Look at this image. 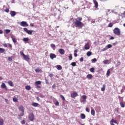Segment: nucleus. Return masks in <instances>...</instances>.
<instances>
[{
  "label": "nucleus",
  "mask_w": 125,
  "mask_h": 125,
  "mask_svg": "<svg viewBox=\"0 0 125 125\" xmlns=\"http://www.w3.org/2000/svg\"><path fill=\"white\" fill-rule=\"evenodd\" d=\"M56 67L58 70H62V66L61 65H57Z\"/></svg>",
  "instance_id": "29"
},
{
  "label": "nucleus",
  "mask_w": 125,
  "mask_h": 125,
  "mask_svg": "<svg viewBox=\"0 0 125 125\" xmlns=\"http://www.w3.org/2000/svg\"><path fill=\"white\" fill-rule=\"evenodd\" d=\"M28 119L31 122H34V120H35V115H34V113L29 114Z\"/></svg>",
  "instance_id": "3"
},
{
  "label": "nucleus",
  "mask_w": 125,
  "mask_h": 125,
  "mask_svg": "<svg viewBox=\"0 0 125 125\" xmlns=\"http://www.w3.org/2000/svg\"><path fill=\"white\" fill-rule=\"evenodd\" d=\"M110 69H108V70L106 72V76L107 77H109V76H110Z\"/></svg>",
  "instance_id": "30"
},
{
  "label": "nucleus",
  "mask_w": 125,
  "mask_h": 125,
  "mask_svg": "<svg viewBox=\"0 0 125 125\" xmlns=\"http://www.w3.org/2000/svg\"><path fill=\"white\" fill-rule=\"evenodd\" d=\"M5 51V49L2 48H0V53H3Z\"/></svg>",
  "instance_id": "24"
},
{
  "label": "nucleus",
  "mask_w": 125,
  "mask_h": 125,
  "mask_svg": "<svg viewBox=\"0 0 125 125\" xmlns=\"http://www.w3.org/2000/svg\"><path fill=\"white\" fill-rule=\"evenodd\" d=\"M45 83H46V84H48L49 83L48 82V80H47V79H45Z\"/></svg>",
  "instance_id": "53"
},
{
  "label": "nucleus",
  "mask_w": 125,
  "mask_h": 125,
  "mask_svg": "<svg viewBox=\"0 0 125 125\" xmlns=\"http://www.w3.org/2000/svg\"><path fill=\"white\" fill-rule=\"evenodd\" d=\"M50 58H51L52 60L54 59V58H56V55L53 53L50 54Z\"/></svg>",
  "instance_id": "7"
},
{
  "label": "nucleus",
  "mask_w": 125,
  "mask_h": 125,
  "mask_svg": "<svg viewBox=\"0 0 125 125\" xmlns=\"http://www.w3.org/2000/svg\"><path fill=\"white\" fill-rule=\"evenodd\" d=\"M5 12H7V13H8L9 12V9L8 8H7L5 10Z\"/></svg>",
  "instance_id": "55"
},
{
  "label": "nucleus",
  "mask_w": 125,
  "mask_h": 125,
  "mask_svg": "<svg viewBox=\"0 0 125 125\" xmlns=\"http://www.w3.org/2000/svg\"><path fill=\"white\" fill-rule=\"evenodd\" d=\"M12 41H13V42H14V43H15L16 42H17V41L16 40V39L13 38V36H11V37Z\"/></svg>",
  "instance_id": "21"
},
{
  "label": "nucleus",
  "mask_w": 125,
  "mask_h": 125,
  "mask_svg": "<svg viewBox=\"0 0 125 125\" xmlns=\"http://www.w3.org/2000/svg\"><path fill=\"white\" fill-rule=\"evenodd\" d=\"M106 47H107V48H112V44H109L107 45Z\"/></svg>",
  "instance_id": "38"
},
{
  "label": "nucleus",
  "mask_w": 125,
  "mask_h": 125,
  "mask_svg": "<svg viewBox=\"0 0 125 125\" xmlns=\"http://www.w3.org/2000/svg\"><path fill=\"white\" fill-rule=\"evenodd\" d=\"M95 69L93 67H92L90 69V72H91V73H94V71H95Z\"/></svg>",
  "instance_id": "31"
},
{
  "label": "nucleus",
  "mask_w": 125,
  "mask_h": 125,
  "mask_svg": "<svg viewBox=\"0 0 125 125\" xmlns=\"http://www.w3.org/2000/svg\"><path fill=\"white\" fill-rule=\"evenodd\" d=\"M108 27H109L110 28H112V27H113V23H109L108 24Z\"/></svg>",
  "instance_id": "41"
},
{
  "label": "nucleus",
  "mask_w": 125,
  "mask_h": 125,
  "mask_svg": "<svg viewBox=\"0 0 125 125\" xmlns=\"http://www.w3.org/2000/svg\"><path fill=\"white\" fill-rule=\"evenodd\" d=\"M60 97H61V98H62V100L65 101V97H64L63 95H60Z\"/></svg>",
  "instance_id": "44"
},
{
  "label": "nucleus",
  "mask_w": 125,
  "mask_h": 125,
  "mask_svg": "<svg viewBox=\"0 0 125 125\" xmlns=\"http://www.w3.org/2000/svg\"><path fill=\"white\" fill-rule=\"evenodd\" d=\"M13 58V57H8V61H9L10 62H11L12 61V59Z\"/></svg>",
  "instance_id": "25"
},
{
  "label": "nucleus",
  "mask_w": 125,
  "mask_h": 125,
  "mask_svg": "<svg viewBox=\"0 0 125 125\" xmlns=\"http://www.w3.org/2000/svg\"><path fill=\"white\" fill-rule=\"evenodd\" d=\"M81 103H83V104H85V103H86V100H81Z\"/></svg>",
  "instance_id": "32"
},
{
  "label": "nucleus",
  "mask_w": 125,
  "mask_h": 125,
  "mask_svg": "<svg viewBox=\"0 0 125 125\" xmlns=\"http://www.w3.org/2000/svg\"><path fill=\"white\" fill-rule=\"evenodd\" d=\"M81 119H82V120L85 119V115H84V114H81Z\"/></svg>",
  "instance_id": "27"
},
{
  "label": "nucleus",
  "mask_w": 125,
  "mask_h": 125,
  "mask_svg": "<svg viewBox=\"0 0 125 125\" xmlns=\"http://www.w3.org/2000/svg\"><path fill=\"white\" fill-rule=\"evenodd\" d=\"M92 54V52L88 51L87 52V56H90Z\"/></svg>",
  "instance_id": "35"
},
{
  "label": "nucleus",
  "mask_w": 125,
  "mask_h": 125,
  "mask_svg": "<svg viewBox=\"0 0 125 125\" xmlns=\"http://www.w3.org/2000/svg\"><path fill=\"white\" fill-rule=\"evenodd\" d=\"M51 47H52V48H53V47H55V44H51Z\"/></svg>",
  "instance_id": "57"
},
{
  "label": "nucleus",
  "mask_w": 125,
  "mask_h": 125,
  "mask_svg": "<svg viewBox=\"0 0 125 125\" xmlns=\"http://www.w3.org/2000/svg\"><path fill=\"white\" fill-rule=\"evenodd\" d=\"M21 26H22V27H28L29 26V24H28V23L26 21H21L20 23Z\"/></svg>",
  "instance_id": "5"
},
{
  "label": "nucleus",
  "mask_w": 125,
  "mask_h": 125,
  "mask_svg": "<svg viewBox=\"0 0 125 125\" xmlns=\"http://www.w3.org/2000/svg\"><path fill=\"white\" fill-rule=\"evenodd\" d=\"M23 57L26 61H29L30 60V58L27 55H25Z\"/></svg>",
  "instance_id": "13"
},
{
  "label": "nucleus",
  "mask_w": 125,
  "mask_h": 125,
  "mask_svg": "<svg viewBox=\"0 0 125 125\" xmlns=\"http://www.w3.org/2000/svg\"><path fill=\"white\" fill-rule=\"evenodd\" d=\"M35 72L36 73H39V72H40L41 73H42V69H40V68H37L35 69Z\"/></svg>",
  "instance_id": "16"
},
{
  "label": "nucleus",
  "mask_w": 125,
  "mask_h": 125,
  "mask_svg": "<svg viewBox=\"0 0 125 125\" xmlns=\"http://www.w3.org/2000/svg\"><path fill=\"white\" fill-rule=\"evenodd\" d=\"M52 88L54 89H55V88H56V85L55 84H54L52 86Z\"/></svg>",
  "instance_id": "48"
},
{
  "label": "nucleus",
  "mask_w": 125,
  "mask_h": 125,
  "mask_svg": "<svg viewBox=\"0 0 125 125\" xmlns=\"http://www.w3.org/2000/svg\"><path fill=\"white\" fill-rule=\"evenodd\" d=\"M21 125H25L26 124V121L23 120L22 122L21 123Z\"/></svg>",
  "instance_id": "50"
},
{
  "label": "nucleus",
  "mask_w": 125,
  "mask_h": 125,
  "mask_svg": "<svg viewBox=\"0 0 125 125\" xmlns=\"http://www.w3.org/2000/svg\"><path fill=\"white\" fill-rule=\"evenodd\" d=\"M0 125H3V119H0Z\"/></svg>",
  "instance_id": "34"
},
{
  "label": "nucleus",
  "mask_w": 125,
  "mask_h": 125,
  "mask_svg": "<svg viewBox=\"0 0 125 125\" xmlns=\"http://www.w3.org/2000/svg\"><path fill=\"white\" fill-rule=\"evenodd\" d=\"M70 95L72 98H75V97H77V96H79V94H78L77 92H73V93L71 94Z\"/></svg>",
  "instance_id": "6"
},
{
  "label": "nucleus",
  "mask_w": 125,
  "mask_h": 125,
  "mask_svg": "<svg viewBox=\"0 0 125 125\" xmlns=\"http://www.w3.org/2000/svg\"><path fill=\"white\" fill-rule=\"evenodd\" d=\"M4 31L5 32L6 34H9V33H10V30L9 29H5Z\"/></svg>",
  "instance_id": "36"
},
{
  "label": "nucleus",
  "mask_w": 125,
  "mask_h": 125,
  "mask_svg": "<svg viewBox=\"0 0 125 125\" xmlns=\"http://www.w3.org/2000/svg\"><path fill=\"white\" fill-rule=\"evenodd\" d=\"M32 106H33V107H38V106H39V104L37 103H33L32 104Z\"/></svg>",
  "instance_id": "15"
},
{
  "label": "nucleus",
  "mask_w": 125,
  "mask_h": 125,
  "mask_svg": "<svg viewBox=\"0 0 125 125\" xmlns=\"http://www.w3.org/2000/svg\"><path fill=\"white\" fill-rule=\"evenodd\" d=\"M23 42H25V43H27V42H29V41H30V39L28 38H24L22 39Z\"/></svg>",
  "instance_id": "10"
},
{
  "label": "nucleus",
  "mask_w": 125,
  "mask_h": 125,
  "mask_svg": "<svg viewBox=\"0 0 125 125\" xmlns=\"http://www.w3.org/2000/svg\"><path fill=\"white\" fill-rule=\"evenodd\" d=\"M105 85H104V86L101 88V91H105Z\"/></svg>",
  "instance_id": "39"
},
{
  "label": "nucleus",
  "mask_w": 125,
  "mask_h": 125,
  "mask_svg": "<svg viewBox=\"0 0 125 125\" xmlns=\"http://www.w3.org/2000/svg\"><path fill=\"white\" fill-rule=\"evenodd\" d=\"M120 106H121V107L122 108H125V103H124L121 102L120 103Z\"/></svg>",
  "instance_id": "17"
},
{
  "label": "nucleus",
  "mask_w": 125,
  "mask_h": 125,
  "mask_svg": "<svg viewBox=\"0 0 125 125\" xmlns=\"http://www.w3.org/2000/svg\"><path fill=\"white\" fill-rule=\"evenodd\" d=\"M1 87L2 88H5V89L6 90H7V87H6V85H5V83H2V84L1 85Z\"/></svg>",
  "instance_id": "12"
},
{
  "label": "nucleus",
  "mask_w": 125,
  "mask_h": 125,
  "mask_svg": "<svg viewBox=\"0 0 125 125\" xmlns=\"http://www.w3.org/2000/svg\"><path fill=\"white\" fill-rule=\"evenodd\" d=\"M114 39H115V37H111L109 39V40H114Z\"/></svg>",
  "instance_id": "64"
},
{
  "label": "nucleus",
  "mask_w": 125,
  "mask_h": 125,
  "mask_svg": "<svg viewBox=\"0 0 125 125\" xmlns=\"http://www.w3.org/2000/svg\"><path fill=\"white\" fill-rule=\"evenodd\" d=\"M8 83L9 85H10V86H13V82H12V81H8Z\"/></svg>",
  "instance_id": "18"
},
{
  "label": "nucleus",
  "mask_w": 125,
  "mask_h": 125,
  "mask_svg": "<svg viewBox=\"0 0 125 125\" xmlns=\"http://www.w3.org/2000/svg\"><path fill=\"white\" fill-rule=\"evenodd\" d=\"M49 77H50V78H52V77H53V74H49Z\"/></svg>",
  "instance_id": "62"
},
{
  "label": "nucleus",
  "mask_w": 125,
  "mask_h": 125,
  "mask_svg": "<svg viewBox=\"0 0 125 125\" xmlns=\"http://www.w3.org/2000/svg\"><path fill=\"white\" fill-rule=\"evenodd\" d=\"M113 33L116 36H121V30L119 28L116 27L113 30Z\"/></svg>",
  "instance_id": "2"
},
{
  "label": "nucleus",
  "mask_w": 125,
  "mask_h": 125,
  "mask_svg": "<svg viewBox=\"0 0 125 125\" xmlns=\"http://www.w3.org/2000/svg\"><path fill=\"white\" fill-rule=\"evenodd\" d=\"M85 110L86 112H88V113H89V109H88V108H86Z\"/></svg>",
  "instance_id": "59"
},
{
  "label": "nucleus",
  "mask_w": 125,
  "mask_h": 125,
  "mask_svg": "<svg viewBox=\"0 0 125 125\" xmlns=\"http://www.w3.org/2000/svg\"><path fill=\"white\" fill-rule=\"evenodd\" d=\"M68 59L70 61H71V60H72V59H73V56H72V54H69V56H68Z\"/></svg>",
  "instance_id": "28"
},
{
  "label": "nucleus",
  "mask_w": 125,
  "mask_h": 125,
  "mask_svg": "<svg viewBox=\"0 0 125 125\" xmlns=\"http://www.w3.org/2000/svg\"><path fill=\"white\" fill-rule=\"evenodd\" d=\"M10 14L11 17H14V16H15V15H16V12H15L14 11H11Z\"/></svg>",
  "instance_id": "9"
},
{
  "label": "nucleus",
  "mask_w": 125,
  "mask_h": 125,
  "mask_svg": "<svg viewBox=\"0 0 125 125\" xmlns=\"http://www.w3.org/2000/svg\"><path fill=\"white\" fill-rule=\"evenodd\" d=\"M56 106H59V102L57 101L55 103Z\"/></svg>",
  "instance_id": "51"
},
{
  "label": "nucleus",
  "mask_w": 125,
  "mask_h": 125,
  "mask_svg": "<svg viewBox=\"0 0 125 125\" xmlns=\"http://www.w3.org/2000/svg\"><path fill=\"white\" fill-rule=\"evenodd\" d=\"M59 52L62 55H63L65 54V50L64 49L61 48L59 49Z\"/></svg>",
  "instance_id": "8"
},
{
  "label": "nucleus",
  "mask_w": 125,
  "mask_h": 125,
  "mask_svg": "<svg viewBox=\"0 0 125 125\" xmlns=\"http://www.w3.org/2000/svg\"><path fill=\"white\" fill-rule=\"evenodd\" d=\"M36 99H37V100H38V101H40V97H37Z\"/></svg>",
  "instance_id": "63"
},
{
  "label": "nucleus",
  "mask_w": 125,
  "mask_h": 125,
  "mask_svg": "<svg viewBox=\"0 0 125 125\" xmlns=\"http://www.w3.org/2000/svg\"><path fill=\"white\" fill-rule=\"evenodd\" d=\"M21 117H23V116H24V111H21Z\"/></svg>",
  "instance_id": "58"
},
{
  "label": "nucleus",
  "mask_w": 125,
  "mask_h": 125,
  "mask_svg": "<svg viewBox=\"0 0 125 125\" xmlns=\"http://www.w3.org/2000/svg\"><path fill=\"white\" fill-rule=\"evenodd\" d=\"M91 115H92L93 116H95V111L94 110V109H92L91 111Z\"/></svg>",
  "instance_id": "26"
},
{
  "label": "nucleus",
  "mask_w": 125,
  "mask_h": 125,
  "mask_svg": "<svg viewBox=\"0 0 125 125\" xmlns=\"http://www.w3.org/2000/svg\"><path fill=\"white\" fill-rule=\"evenodd\" d=\"M3 45L4 46V47H7V44L6 43H4Z\"/></svg>",
  "instance_id": "60"
},
{
  "label": "nucleus",
  "mask_w": 125,
  "mask_h": 125,
  "mask_svg": "<svg viewBox=\"0 0 125 125\" xmlns=\"http://www.w3.org/2000/svg\"><path fill=\"white\" fill-rule=\"evenodd\" d=\"M121 16H122V17H125V11L124 12V13H122V14H121Z\"/></svg>",
  "instance_id": "54"
},
{
  "label": "nucleus",
  "mask_w": 125,
  "mask_h": 125,
  "mask_svg": "<svg viewBox=\"0 0 125 125\" xmlns=\"http://www.w3.org/2000/svg\"><path fill=\"white\" fill-rule=\"evenodd\" d=\"M18 101V100L16 98H13V101L14 102H17Z\"/></svg>",
  "instance_id": "40"
},
{
  "label": "nucleus",
  "mask_w": 125,
  "mask_h": 125,
  "mask_svg": "<svg viewBox=\"0 0 125 125\" xmlns=\"http://www.w3.org/2000/svg\"><path fill=\"white\" fill-rule=\"evenodd\" d=\"M71 66H73V67H75V66H76V65H77V63H76V62H72L71 63Z\"/></svg>",
  "instance_id": "37"
},
{
  "label": "nucleus",
  "mask_w": 125,
  "mask_h": 125,
  "mask_svg": "<svg viewBox=\"0 0 125 125\" xmlns=\"http://www.w3.org/2000/svg\"><path fill=\"white\" fill-rule=\"evenodd\" d=\"M92 63H95V62H97V59L96 58H94L91 60Z\"/></svg>",
  "instance_id": "33"
},
{
  "label": "nucleus",
  "mask_w": 125,
  "mask_h": 125,
  "mask_svg": "<svg viewBox=\"0 0 125 125\" xmlns=\"http://www.w3.org/2000/svg\"><path fill=\"white\" fill-rule=\"evenodd\" d=\"M42 83V82L40 81H36L35 82V85H39V84H41Z\"/></svg>",
  "instance_id": "22"
},
{
  "label": "nucleus",
  "mask_w": 125,
  "mask_h": 125,
  "mask_svg": "<svg viewBox=\"0 0 125 125\" xmlns=\"http://www.w3.org/2000/svg\"><path fill=\"white\" fill-rule=\"evenodd\" d=\"M78 21H80L81 22V21H82V20H83V18L82 17H79L77 18Z\"/></svg>",
  "instance_id": "47"
},
{
  "label": "nucleus",
  "mask_w": 125,
  "mask_h": 125,
  "mask_svg": "<svg viewBox=\"0 0 125 125\" xmlns=\"http://www.w3.org/2000/svg\"><path fill=\"white\" fill-rule=\"evenodd\" d=\"M40 97H41L42 98H43L44 97V96L42 93L39 94Z\"/></svg>",
  "instance_id": "43"
},
{
  "label": "nucleus",
  "mask_w": 125,
  "mask_h": 125,
  "mask_svg": "<svg viewBox=\"0 0 125 125\" xmlns=\"http://www.w3.org/2000/svg\"><path fill=\"white\" fill-rule=\"evenodd\" d=\"M20 54H21V55H22V56H24V55H25V54H24V53L23 52H22L21 51H20Z\"/></svg>",
  "instance_id": "52"
},
{
  "label": "nucleus",
  "mask_w": 125,
  "mask_h": 125,
  "mask_svg": "<svg viewBox=\"0 0 125 125\" xmlns=\"http://www.w3.org/2000/svg\"><path fill=\"white\" fill-rule=\"evenodd\" d=\"M19 110L21 111V112H24V107L23 106H21L19 108Z\"/></svg>",
  "instance_id": "20"
},
{
  "label": "nucleus",
  "mask_w": 125,
  "mask_h": 125,
  "mask_svg": "<svg viewBox=\"0 0 125 125\" xmlns=\"http://www.w3.org/2000/svg\"><path fill=\"white\" fill-rule=\"evenodd\" d=\"M84 48L86 50H87V49H89V48H90V46H89V44H88V43L85 44Z\"/></svg>",
  "instance_id": "11"
},
{
  "label": "nucleus",
  "mask_w": 125,
  "mask_h": 125,
  "mask_svg": "<svg viewBox=\"0 0 125 125\" xmlns=\"http://www.w3.org/2000/svg\"><path fill=\"white\" fill-rule=\"evenodd\" d=\"M82 98H83V100H85V99H86V96L85 95H83Z\"/></svg>",
  "instance_id": "45"
},
{
  "label": "nucleus",
  "mask_w": 125,
  "mask_h": 125,
  "mask_svg": "<svg viewBox=\"0 0 125 125\" xmlns=\"http://www.w3.org/2000/svg\"><path fill=\"white\" fill-rule=\"evenodd\" d=\"M111 123H114V124H117V121L112 119L110 121Z\"/></svg>",
  "instance_id": "42"
},
{
  "label": "nucleus",
  "mask_w": 125,
  "mask_h": 125,
  "mask_svg": "<svg viewBox=\"0 0 125 125\" xmlns=\"http://www.w3.org/2000/svg\"><path fill=\"white\" fill-rule=\"evenodd\" d=\"M74 23L76 27H79V28H83L84 25L83 23L82 22V21H80L77 19H76V21L74 22Z\"/></svg>",
  "instance_id": "1"
},
{
  "label": "nucleus",
  "mask_w": 125,
  "mask_h": 125,
  "mask_svg": "<svg viewBox=\"0 0 125 125\" xmlns=\"http://www.w3.org/2000/svg\"><path fill=\"white\" fill-rule=\"evenodd\" d=\"M93 77V76L91 74H88L86 76V78H87V79H88V80H91V79H92Z\"/></svg>",
  "instance_id": "14"
},
{
  "label": "nucleus",
  "mask_w": 125,
  "mask_h": 125,
  "mask_svg": "<svg viewBox=\"0 0 125 125\" xmlns=\"http://www.w3.org/2000/svg\"><path fill=\"white\" fill-rule=\"evenodd\" d=\"M120 65H121V62H118L116 64V66H120Z\"/></svg>",
  "instance_id": "56"
},
{
  "label": "nucleus",
  "mask_w": 125,
  "mask_h": 125,
  "mask_svg": "<svg viewBox=\"0 0 125 125\" xmlns=\"http://www.w3.org/2000/svg\"><path fill=\"white\" fill-rule=\"evenodd\" d=\"M94 4H95V7H96V8H97V7H98V2L96 1H93Z\"/></svg>",
  "instance_id": "19"
},
{
  "label": "nucleus",
  "mask_w": 125,
  "mask_h": 125,
  "mask_svg": "<svg viewBox=\"0 0 125 125\" xmlns=\"http://www.w3.org/2000/svg\"><path fill=\"white\" fill-rule=\"evenodd\" d=\"M103 63H104V64H108V60L104 61Z\"/></svg>",
  "instance_id": "46"
},
{
  "label": "nucleus",
  "mask_w": 125,
  "mask_h": 125,
  "mask_svg": "<svg viewBox=\"0 0 125 125\" xmlns=\"http://www.w3.org/2000/svg\"><path fill=\"white\" fill-rule=\"evenodd\" d=\"M25 89H26L27 90H30V89H31V86L26 85L25 86Z\"/></svg>",
  "instance_id": "23"
},
{
  "label": "nucleus",
  "mask_w": 125,
  "mask_h": 125,
  "mask_svg": "<svg viewBox=\"0 0 125 125\" xmlns=\"http://www.w3.org/2000/svg\"><path fill=\"white\" fill-rule=\"evenodd\" d=\"M18 119H19V120H20L21 119V115H19L18 116Z\"/></svg>",
  "instance_id": "61"
},
{
  "label": "nucleus",
  "mask_w": 125,
  "mask_h": 125,
  "mask_svg": "<svg viewBox=\"0 0 125 125\" xmlns=\"http://www.w3.org/2000/svg\"><path fill=\"white\" fill-rule=\"evenodd\" d=\"M23 30L26 32L28 35H33V32H35L34 30H29L27 28H24Z\"/></svg>",
  "instance_id": "4"
},
{
  "label": "nucleus",
  "mask_w": 125,
  "mask_h": 125,
  "mask_svg": "<svg viewBox=\"0 0 125 125\" xmlns=\"http://www.w3.org/2000/svg\"><path fill=\"white\" fill-rule=\"evenodd\" d=\"M80 62H83V57H82L80 59Z\"/></svg>",
  "instance_id": "49"
}]
</instances>
